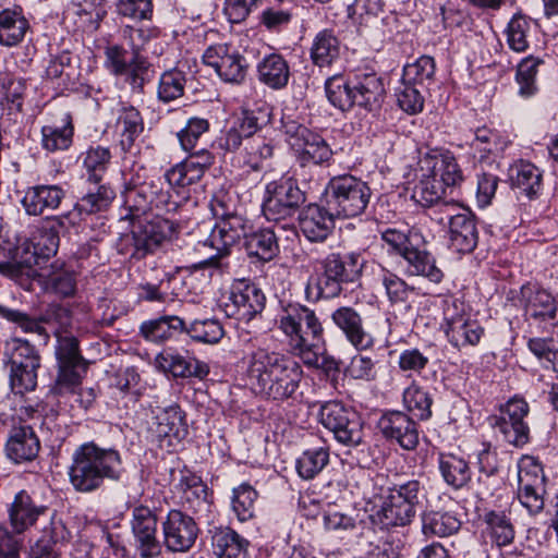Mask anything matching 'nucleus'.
<instances>
[{
    "instance_id": "nucleus-1",
    "label": "nucleus",
    "mask_w": 558,
    "mask_h": 558,
    "mask_svg": "<svg viewBox=\"0 0 558 558\" xmlns=\"http://www.w3.org/2000/svg\"><path fill=\"white\" fill-rule=\"evenodd\" d=\"M211 211L218 219L202 247H209L214 254L194 265L197 269L207 267L219 268L221 259L230 254V248L244 236V246L250 257L260 262H270L279 254L278 239L270 229H260L250 234L245 233L246 220L231 209L223 199L211 202Z\"/></svg>"
},
{
    "instance_id": "nucleus-2",
    "label": "nucleus",
    "mask_w": 558,
    "mask_h": 558,
    "mask_svg": "<svg viewBox=\"0 0 558 558\" xmlns=\"http://www.w3.org/2000/svg\"><path fill=\"white\" fill-rule=\"evenodd\" d=\"M245 375L252 390L260 397L284 401L299 389L302 366L293 357L258 348L244 357Z\"/></svg>"
},
{
    "instance_id": "nucleus-3",
    "label": "nucleus",
    "mask_w": 558,
    "mask_h": 558,
    "mask_svg": "<svg viewBox=\"0 0 558 558\" xmlns=\"http://www.w3.org/2000/svg\"><path fill=\"white\" fill-rule=\"evenodd\" d=\"M122 460L119 451L101 448L89 441L78 446L69 466V480L76 492L92 493L98 489L104 481H119Z\"/></svg>"
},
{
    "instance_id": "nucleus-4",
    "label": "nucleus",
    "mask_w": 558,
    "mask_h": 558,
    "mask_svg": "<svg viewBox=\"0 0 558 558\" xmlns=\"http://www.w3.org/2000/svg\"><path fill=\"white\" fill-rule=\"evenodd\" d=\"M278 328L288 338L292 353L305 365L318 364L324 328L314 310L299 303L287 305L279 316Z\"/></svg>"
},
{
    "instance_id": "nucleus-5",
    "label": "nucleus",
    "mask_w": 558,
    "mask_h": 558,
    "mask_svg": "<svg viewBox=\"0 0 558 558\" xmlns=\"http://www.w3.org/2000/svg\"><path fill=\"white\" fill-rule=\"evenodd\" d=\"M371 197L372 190L367 182L352 174L333 177L325 187L326 205L331 215L340 219L361 216Z\"/></svg>"
},
{
    "instance_id": "nucleus-6",
    "label": "nucleus",
    "mask_w": 558,
    "mask_h": 558,
    "mask_svg": "<svg viewBox=\"0 0 558 558\" xmlns=\"http://www.w3.org/2000/svg\"><path fill=\"white\" fill-rule=\"evenodd\" d=\"M45 511L46 508L35 506L31 496L22 490L15 495L9 508V520L13 534L0 525V558H20L23 541L17 534L32 526Z\"/></svg>"
},
{
    "instance_id": "nucleus-7",
    "label": "nucleus",
    "mask_w": 558,
    "mask_h": 558,
    "mask_svg": "<svg viewBox=\"0 0 558 558\" xmlns=\"http://www.w3.org/2000/svg\"><path fill=\"white\" fill-rule=\"evenodd\" d=\"M5 354L11 364L10 385L15 393L34 390L37 385V369L40 357L28 341L12 338L5 342Z\"/></svg>"
},
{
    "instance_id": "nucleus-8",
    "label": "nucleus",
    "mask_w": 558,
    "mask_h": 558,
    "mask_svg": "<svg viewBox=\"0 0 558 558\" xmlns=\"http://www.w3.org/2000/svg\"><path fill=\"white\" fill-rule=\"evenodd\" d=\"M56 357L58 376L52 390L57 395L75 392L87 368V363L80 353L77 339L72 335L57 333Z\"/></svg>"
},
{
    "instance_id": "nucleus-9",
    "label": "nucleus",
    "mask_w": 558,
    "mask_h": 558,
    "mask_svg": "<svg viewBox=\"0 0 558 558\" xmlns=\"http://www.w3.org/2000/svg\"><path fill=\"white\" fill-rule=\"evenodd\" d=\"M422 485L417 480L395 485L383 502L379 515L387 526H404L415 517V507L420 502Z\"/></svg>"
},
{
    "instance_id": "nucleus-10",
    "label": "nucleus",
    "mask_w": 558,
    "mask_h": 558,
    "mask_svg": "<svg viewBox=\"0 0 558 558\" xmlns=\"http://www.w3.org/2000/svg\"><path fill=\"white\" fill-rule=\"evenodd\" d=\"M305 201V195L292 177H281L266 185L263 214L267 220L279 221L291 217Z\"/></svg>"
},
{
    "instance_id": "nucleus-11",
    "label": "nucleus",
    "mask_w": 558,
    "mask_h": 558,
    "mask_svg": "<svg viewBox=\"0 0 558 558\" xmlns=\"http://www.w3.org/2000/svg\"><path fill=\"white\" fill-rule=\"evenodd\" d=\"M59 238L52 231L41 233L36 244L24 240L13 250L9 248L11 255L9 262L0 263V274L16 278L34 266L39 265L40 258H48L58 248Z\"/></svg>"
},
{
    "instance_id": "nucleus-12",
    "label": "nucleus",
    "mask_w": 558,
    "mask_h": 558,
    "mask_svg": "<svg viewBox=\"0 0 558 558\" xmlns=\"http://www.w3.org/2000/svg\"><path fill=\"white\" fill-rule=\"evenodd\" d=\"M530 407L518 396L499 407V414L489 417V424L497 429L504 439L515 447H523L530 440V427L525 422Z\"/></svg>"
},
{
    "instance_id": "nucleus-13",
    "label": "nucleus",
    "mask_w": 558,
    "mask_h": 558,
    "mask_svg": "<svg viewBox=\"0 0 558 558\" xmlns=\"http://www.w3.org/2000/svg\"><path fill=\"white\" fill-rule=\"evenodd\" d=\"M442 329L450 344L457 349L474 347L484 336L478 320L465 313L456 300L445 302Z\"/></svg>"
},
{
    "instance_id": "nucleus-14",
    "label": "nucleus",
    "mask_w": 558,
    "mask_h": 558,
    "mask_svg": "<svg viewBox=\"0 0 558 558\" xmlns=\"http://www.w3.org/2000/svg\"><path fill=\"white\" fill-rule=\"evenodd\" d=\"M283 128L288 144L303 163L323 165L331 160L333 153L320 135L294 121L286 123Z\"/></svg>"
},
{
    "instance_id": "nucleus-15",
    "label": "nucleus",
    "mask_w": 558,
    "mask_h": 558,
    "mask_svg": "<svg viewBox=\"0 0 558 558\" xmlns=\"http://www.w3.org/2000/svg\"><path fill=\"white\" fill-rule=\"evenodd\" d=\"M162 543L170 553H186L195 544L199 527L193 517L171 509L161 522Z\"/></svg>"
},
{
    "instance_id": "nucleus-16",
    "label": "nucleus",
    "mask_w": 558,
    "mask_h": 558,
    "mask_svg": "<svg viewBox=\"0 0 558 558\" xmlns=\"http://www.w3.org/2000/svg\"><path fill=\"white\" fill-rule=\"evenodd\" d=\"M131 531L134 546L142 558H154L161 553V542L157 537L158 519L155 510L144 505L132 509Z\"/></svg>"
},
{
    "instance_id": "nucleus-17",
    "label": "nucleus",
    "mask_w": 558,
    "mask_h": 558,
    "mask_svg": "<svg viewBox=\"0 0 558 558\" xmlns=\"http://www.w3.org/2000/svg\"><path fill=\"white\" fill-rule=\"evenodd\" d=\"M266 298L262 290L245 279L232 284L229 302L225 304L227 316L248 323L265 307Z\"/></svg>"
},
{
    "instance_id": "nucleus-18",
    "label": "nucleus",
    "mask_w": 558,
    "mask_h": 558,
    "mask_svg": "<svg viewBox=\"0 0 558 558\" xmlns=\"http://www.w3.org/2000/svg\"><path fill=\"white\" fill-rule=\"evenodd\" d=\"M203 62L215 70L220 78L240 83L246 75L245 59L228 44H215L206 48Z\"/></svg>"
},
{
    "instance_id": "nucleus-19",
    "label": "nucleus",
    "mask_w": 558,
    "mask_h": 558,
    "mask_svg": "<svg viewBox=\"0 0 558 558\" xmlns=\"http://www.w3.org/2000/svg\"><path fill=\"white\" fill-rule=\"evenodd\" d=\"M422 175L436 174L446 187L459 185L464 177L456 157L450 151L428 150L420 153Z\"/></svg>"
},
{
    "instance_id": "nucleus-20",
    "label": "nucleus",
    "mask_w": 558,
    "mask_h": 558,
    "mask_svg": "<svg viewBox=\"0 0 558 558\" xmlns=\"http://www.w3.org/2000/svg\"><path fill=\"white\" fill-rule=\"evenodd\" d=\"M173 223L160 217H156L133 230L134 255L138 258L154 253L173 234Z\"/></svg>"
},
{
    "instance_id": "nucleus-21",
    "label": "nucleus",
    "mask_w": 558,
    "mask_h": 558,
    "mask_svg": "<svg viewBox=\"0 0 558 558\" xmlns=\"http://www.w3.org/2000/svg\"><path fill=\"white\" fill-rule=\"evenodd\" d=\"M160 447H173L187 435L185 414L178 404L159 409L153 427Z\"/></svg>"
},
{
    "instance_id": "nucleus-22",
    "label": "nucleus",
    "mask_w": 558,
    "mask_h": 558,
    "mask_svg": "<svg viewBox=\"0 0 558 558\" xmlns=\"http://www.w3.org/2000/svg\"><path fill=\"white\" fill-rule=\"evenodd\" d=\"M378 428L387 439L396 440L405 450L418 445L416 423L401 411L385 413L378 421Z\"/></svg>"
},
{
    "instance_id": "nucleus-23",
    "label": "nucleus",
    "mask_w": 558,
    "mask_h": 558,
    "mask_svg": "<svg viewBox=\"0 0 558 558\" xmlns=\"http://www.w3.org/2000/svg\"><path fill=\"white\" fill-rule=\"evenodd\" d=\"M526 315L539 323L558 324V301L546 290L533 284L521 288Z\"/></svg>"
},
{
    "instance_id": "nucleus-24",
    "label": "nucleus",
    "mask_w": 558,
    "mask_h": 558,
    "mask_svg": "<svg viewBox=\"0 0 558 558\" xmlns=\"http://www.w3.org/2000/svg\"><path fill=\"white\" fill-rule=\"evenodd\" d=\"M450 247L461 254L473 252L478 242L474 217L465 209L448 215Z\"/></svg>"
},
{
    "instance_id": "nucleus-25",
    "label": "nucleus",
    "mask_w": 558,
    "mask_h": 558,
    "mask_svg": "<svg viewBox=\"0 0 558 558\" xmlns=\"http://www.w3.org/2000/svg\"><path fill=\"white\" fill-rule=\"evenodd\" d=\"M331 319L355 349L367 350L374 345L373 336L365 330L361 315L353 307L337 308L332 312Z\"/></svg>"
},
{
    "instance_id": "nucleus-26",
    "label": "nucleus",
    "mask_w": 558,
    "mask_h": 558,
    "mask_svg": "<svg viewBox=\"0 0 558 558\" xmlns=\"http://www.w3.org/2000/svg\"><path fill=\"white\" fill-rule=\"evenodd\" d=\"M330 209L317 204H310L300 214L299 225L303 235L311 242H323L333 229Z\"/></svg>"
},
{
    "instance_id": "nucleus-27",
    "label": "nucleus",
    "mask_w": 558,
    "mask_h": 558,
    "mask_svg": "<svg viewBox=\"0 0 558 558\" xmlns=\"http://www.w3.org/2000/svg\"><path fill=\"white\" fill-rule=\"evenodd\" d=\"M518 482V498L521 505L531 514L538 513L544 508L542 470L535 466L534 472H531L525 466H520Z\"/></svg>"
},
{
    "instance_id": "nucleus-28",
    "label": "nucleus",
    "mask_w": 558,
    "mask_h": 558,
    "mask_svg": "<svg viewBox=\"0 0 558 558\" xmlns=\"http://www.w3.org/2000/svg\"><path fill=\"white\" fill-rule=\"evenodd\" d=\"M39 440L26 424L13 426L5 445L7 456L16 463L31 461L38 454Z\"/></svg>"
},
{
    "instance_id": "nucleus-29",
    "label": "nucleus",
    "mask_w": 558,
    "mask_h": 558,
    "mask_svg": "<svg viewBox=\"0 0 558 558\" xmlns=\"http://www.w3.org/2000/svg\"><path fill=\"white\" fill-rule=\"evenodd\" d=\"M156 361L161 368L170 372L174 377L203 379L209 373V366L205 362L178 352L165 351L157 355Z\"/></svg>"
},
{
    "instance_id": "nucleus-30",
    "label": "nucleus",
    "mask_w": 558,
    "mask_h": 558,
    "mask_svg": "<svg viewBox=\"0 0 558 558\" xmlns=\"http://www.w3.org/2000/svg\"><path fill=\"white\" fill-rule=\"evenodd\" d=\"M484 533L493 545L505 547L512 544L515 536L514 524L507 510L486 509L482 514Z\"/></svg>"
},
{
    "instance_id": "nucleus-31",
    "label": "nucleus",
    "mask_w": 558,
    "mask_h": 558,
    "mask_svg": "<svg viewBox=\"0 0 558 558\" xmlns=\"http://www.w3.org/2000/svg\"><path fill=\"white\" fill-rule=\"evenodd\" d=\"M63 197L64 191L58 185H36L26 191L22 205L26 214L39 216L57 209Z\"/></svg>"
},
{
    "instance_id": "nucleus-32",
    "label": "nucleus",
    "mask_w": 558,
    "mask_h": 558,
    "mask_svg": "<svg viewBox=\"0 0 558 558\" xmlns=\"http://www.w3.org/2000/svg\"><path fill=\"white\" fill-rule=\"evenodd\" d=\"M211 545L218 558H247L248 541L228 526L213 531Z\"/></svg>"
},
{
    "instance_id": "nucleus-33",
    "label": "nucleus",
    "mask_w": 558,
    "mask_h": 558,
    "mask_svg": "<svg viewBox=\"0 0 558 558\" xmlns=\"http://www.w3.org/2000/svg\"><path fill=\"white\" fill-rule=\"evenodd\" d=\"M74 126L70 113H62L60 120L41 128V146L53 153L68 149L73 141Z\"/></svg>"
},
{
    "instance_id": "nucleus-34",
    "label": "nucleus",
    "mask_w": 558,
    "mask_h": 558,
    "mask_svg": "<svg viewBox=\"0 0 558 558\" xmlns=\"http://www.w3.org/2000/svg\"><path fill=\"white\" fill-rule=\"evenodd\" d=\"M510 179L514 189L530 199L539 195L543 189V171L534 163L519 160L511 167Z\"/></svg>"
},
{
    "instance_id": "nucleus-35",
    "label": "nucleus",
    "mask_w": 558,
    "mask_h": 558,
    "mask_svg": "<svg viewBox=\"0 0 558 558\" xmlns=\"http://www.w3.org/2000/svg\"><path fill=\"white\" fill-rule=\"evenodd\" d=\"M412 245L402 256L408 264V272L412 276H422L430 282L439 283L444 278V272L436 265L435 257L421 247L420 243Z\"/></svg>"
},
{
    "instance_id": "nucleus-36",
    "label": "nucleus",
    "mask_w": 558,
    "mask_h": 558,
    "mask_svg": "<svg viewBox=\"0 0 558 558\" xmlns=\"http://www.w3.org/2000/svg\"><path fill=\"white\" fill-rule=\"evenodd\" d=\"M185 330L184 320L175 315H166L144 322L140 327L141 335L148 341L162 343Z\"/></svg>"
},
{
    "instance_id": "nucleus-37",
    "label": "nucleus",
    "mask_w": 558,
    "mask_h": 558,
    "mask_svg": "<svg viewBox=\"0 0 558 558\" xmlns=\"http://www.w3.org/2000/svg\"><path fill=\"white\" fill-rule=\"evenodd\" d=\"M258 80L272 89L283 88L290 77V68L279 53L265 56L257 64Z\"/></svg>"
},
{
    "instance_id": "nucleus-38",
    "label": "nucleus",
    "mask_w": 558,
    "mask_h": 558,
    "mask_svg": "<svg viewBox=\"0 0 558 558\" xmlns=\"http://www.w3.org/2000/svg\"><path fill=\"white\" fill-rule=\"evenodd\" d=\"M355 105L373 110L381 102L385 88L383 81L375 73L364 74L353 85Z\"/></svg>"
},
{
    "instance_id": "nucleus-39",
    "label": "nucleus",
    "mask_w": 558,
    "mask_h": 558,
    "mask_svg": "<svg viewBox=\"0 0 558 558\" xmlns=\"http://www.w3.org/2000/svg\"><path fill=\"white\" fill-rule=\"evenodd\" d=\"M460 520L449 511L429 510L422 515V532L426 537H447L459 531Z\"/></svg>"
},
{
    "instance_id": "nucleus-40",
    "label": "nucleus",
    "mask_w": 558,
    "mask_h": 558,
    "mask_svg": "<svg viewBox=\"0 0 558 558\" xmlns=\"http://www.w3.org/2000/svg\"><path fill=\"white\" fill-rule=\"evenodd\" d=\"M439 471L444 481L454 489H461L471 481V470L468 462L452 453H441Z\"/></svg>"
},
{
    "instance_id": "nucleus-41",
    "label": "nucleus",
    "mask_w": 558,
    "mask_h": 558,
    "mask_svg": "<svg viewBox=\"0 0 558 558\" xmlns=\"http://www.w3.org/2000/svg\"><path fill=\"white\" fill-rule=\"evenodd\" d=\"M117 128L120 135V145L124 151H129L144 130L140 111L133 106L122 107L118 116Z\"/></svg>"
},
{
    "instance_id": "nucleus-42",
    "label": "nucleus",
    "mask_w": 558,
    "mask_h": 558,
    "mask_svg": "<svg viewBox=\"0 0 558 558\" xmlns=\"http://www.w3.org/2000/svg\"><path fill=\"white\" fill-rule=\"evenodd\" d=\"M28 29V22L20 11L4 9L0 12V44L15 46L22 41Z\"/></svg>"
},
{
    "instance_id": "nucleus-43",
    "label": "nucleus",
    "mask_w": 558,
    "mask_h": 558,
    "mask_svg": "<svg viewBox=\"0 0 558 558\" xmlns=\"http://www.w3.org/2000/svg\"><path fill=\"white\" fill-rule=\"evenodd\" d=\"M415 177L418 182L414 186L412 198L417 204L428 207L441 199L445 194L446 186L436 174L426 177L422 175V171L420 170V159L416 163Z\"/></svg>"
},
{
    "instance_id": "nucleus-44",
    "label": "nucleus",
    "mask_w": 558,
    "mask_h": 558,
    "mask_svg": "<svg viewBox=\"0 0 558 558\" xmlns=\"http://www.w3.org/2000/svg\"><path fill=\"white\" fill-rule=\"evenodd\" d=\"M275 154V144L271 140L256 136L247 141L244 153L240 158L242 167L252 171H259L264 168L267 160Z\"/></svg>"
},
{
    "instance_id": "nucleus-45",
    "label": "nucleus",
    "mask_w": 558,
    "mask_h": 558,
    "mask_svg": "<svg viewBox=\"0 0 558 558\" xmlns=\"http://www.w3.org/2000/svg\"><path fill=\"white\" fill-rule=\"evenodd\" d=\"M340 54V43L331 31L319 32L311 48V58L320 68L330 65Z\"/></svg>"
},
{
    "instance_id": "nucleus-46",
    "label": "nucleus",
    "mask_w": 558,
    "mask_h": 558,
    "mask_svg": "<svg viewBox=\"0 0 558 558\" xmlns=\"http://www.w3.org/2000/svg\"><path fill=\"white\" fill-rule=\"evenodd\" d=\"M377 280L381 283L390 304L405 303L414 293V287L409 286L402 278L381 265L375 271Z\"/></svg>"
},
{
    "instance_id": "nucleus-47",
    "label": "nucleus",
    "mask_w": 558,
    "mask_h": 558,
    "mask_svg": "<svg viewBox=\"0 0 558 558\" xmlns=\"http://www.w3.org/2000/svg\"><path fill=\"white\" fill-rule=\"evenodd\" d=\"M543 63L544 61L541 58L529 56L518 64L515 82L519 86L518 94L522 98H530L537 93L536 75L539 65Z\"/></svg>"
},
{
    "instance_id": "nucleus-48",
    "label": "nucleus",
    "mask_w": 558,
    "mask_h": 558,
    "mask_svg": "<svg viewBox=\"0 0 558 558\" xmlns=\"http://www.w3.org/2000/svg\"><path fill=\"white\" fill-rule=\"evenodd\" d=\"M435 70L436 64L434 59L429 56H422L414 62L404 65L402 82L421 87L428 86L434 81Z\"/></svg>"
},
{
    "instance_id": "nucleus-49",
    "label": "nucleus",
    "mask_w": 558,
    "mask_h": 558,
    "mask_svg": "<svg viewBox=\"0 0 558 558\" xmlns=\"http://www.w3.org/2000/svg\"><path fill=\"white\" fill-rule=\"evenodd\" d=\"M342 282L331 277L323 269V272L311 276L305 287L306 299L317 301L319 299H332L340 294Z\"/></svg>"
},
{
    "instance_id": "nucleus-50",
    "label": "nucleus",
    "mask_w": 558,
    "mask_h": 558,
    "mask_svg": "<svg viewBox=\"0 0 558 558\" xmlns=\"http://www.w3.org/2000/svg\"><path fill=\"white\" fill-rule=\"evenodd\" d=\"M403 404L413 416L420 420L432 416L433 399L428 391L414 381L403 391Z\"/></svg>"
},
{
    "instance_id": "nucleus-51",
    "label": "nucleus",
    "mask_w": 558,
    "mask_h": 558,
    "mask_svg": "<svg viewBox=\"0 0 558 558\" xmlns=\"http://www.w3.org/2000/svg\"><path fill=\"white\" fill-rule=\"evenodd\" d=\"M111 159L110 150L106 147H90L83 155V166L87 172V182L99 184Z\"/></svg>"
},
{
    "instance_id": "nucleus-52",
    "label": "nucleus",
    "mask_w": 558,
    "mask_h": 558,
    "mask_svg": "<svg viewBox=\"0 0 558 558\" xmlns=\"http://www.w3.org/2000/svg\"><path fill=\"white\" fill-rule=\"evenodd\" d=\"M326 95L332 106L347 111L355 105L353 86L341 76H332L326 81Z\"/></svg>"
},
{
    "instance_id": "nucleus-53",
    "label": "nucleus",
    "mask_w": 558,
    "mask_h": 558,
    "mask_svg": "<svg viewBox=\"0 0 558 558\" xmlns=\"http://www.w3.org/2000/svg\"><path fill=\"white\" fill-rule=\"evenodd\" d=\"M186 84V75L183 71L171 69L165 71L158 84V98L163 102H170L183 96Z\"/></svg>"
},
{
    "instance_id": "nucleus-54",
    "label": "nucleus",
    "mask_w": 558,
    "mask_h": 558,
    "mask_svg": "<svg viewBox=\"0 0 558 558\" xmlns=\"http://www.w3.org/2000/svg\"><path fill=\"white\" fill-rule=\"evenodd\" d=\"M329 451L326 448L310 449L296 460V471L304 480L314 478L328 464Z\"/></svg>"
},
{
    "instance_id": "nucleus-55",
    "label": "nucleus",
    "mask_w": 558,
    "mask_h": 558,
    "mask_svg": "<svg viewBox=\"0 0 558 558\" xmlns=\"http://www.w3.org/2000/svg\"><path fill=\"white\" fill-rule=\"evenodd\" d=\"M381 241L389 253L402 257L412 245L417 244V241H423V236L416 230L404 233L395 228H387L381 232Z\"/></svg>"
},
{
    "instance_id": "nucleus-56",
    "label": "nucleus",
    "mask_w": 558,
    "mask_h": 558,
    "mask_svg": "<svg viewBox=\"0 0 558 558\" xmlns=\"http://www.w3.org/2000/svg\"><path fill=\"white\" fill-rule=\"evenodd\" d=\"M194 341L214 344L225 335L223 327L217 319L194 320L184 330Z\"/></svg>"
},
{
    "instance_id": "nucleus-57",
    "label": "nucleus",
    "mask_w": 558,
    "mask_h": 558,
    "mask_svg": "<svg viewBox=\"0 0 558 558\" xmlns=\"http://www.w3.org/2000/svg\"><path fill=\"white\" fill-rule=\"evenodd\" d=\"M355 415L357 413L354 410L344 407L341 402L330 401L322 405L319 421L326 428L331 430L343 422L349 424L351 418V428H356V425H354Z\"/></svg>"
},
{
    "instance_id": "nucleus-58",
    "label": "nucleus",
    "mask_w": 558,
    "mask_h": 558,
    "mask_svg": "<svg viewBox=\"0 0 558 558\" xmlns=\"http://www.w3.org/2000/svg\"><path fill=\"white\" fill-rule=\"evenodd\" d=\"M256 498L257 492L247 483H243L233 489L232 510L239 521L245 522L254 517Z\"/></svg>"
},
{
    "instance_id": "nucleus-59",
    "label": "nucleus",
    "mask_w": 558,
    "mask_h": 558,
    "mask_svg": "<svg viewBox=\"0 0 558 558\" xmlns=\"http://www.w3.org/2000/svg\"><path fill=\"white\" fill-rule=\"evenodd\" d=\"M96 191H89L75 204V209L80 214L90 215L105 209L114 198L113 191L100 184H95Z\"/></svg>"
},
{
    "instance_id": "nucleus-60",
    "label": "nucleus",
    "mask_w": 558,
    "mask_h": 558,
    "mask_svg": "<svg viewBox=\"0 0 558 558\" xmlns=\"http://www.w3.org/2000/svg\"><path fill=\"white\" fill-rule=\"evenodd\" d=\"M531 21L521 14H515L507 26V44L515 52H524L529 48L527 36Z\"/></svg>"
},
{
    "instance_id": "nucleus-61",
    "label": "nucleus",
    "mask_w": 558,
    "mask_h": 558,
    "mask_svg": "<svg viewBox=\"0 0 558 558\" xmlns=\"http://www.w3.org/2000/svg\"><path fill=\"white\" fill-rule=\"evenodd\" d=\"M123 38L130 46L132 54H141L142 49L159 36V29L155 26H125L122 31Z\"/></svg>"
},
{
    "instance_id": "nucleus-62",
    "label": "nucleus",
    "mask_w": 558,
    "mask_h": 558,
    "mask_svg": "<svg viewBox=\"0 0 558 558\" xmlns=\"http://www.w3.org/2000/svg\"><path fill=\"white\" fill-rule=\"evenodd\" d=\"M270 111L268 108L246 109L242 111L234 124L248 138L252 137L264 124L268 123Z\"/></svg>"
},
{
    "instance_id": "nucleus-63",
    "label": "nucleus",
    "mask_w": 558,
    "mask_h": 558,
    "mask_svg": "<svg viewBox=\"0 0 558 558\" xmlns=\"http://www.w3.org/2000/svg\"><path fill=\"white\" fill-rule=\"evenodd\" d=\"M117 13L134 21L151 20L153 0H117Z\"/></svg>"
},
{
    "instance_id": "nucleus-64",
    "label": "nucleus",
    "mask_w": 558,
    "mask_h": 558,
    "mask_svg": "<svg viewBox=\"0 0 558 558\" xmlns=\"http://www.w3.org/2000/svg\"><path fill=\"white\" fill-rule=\"evenodd\" d=\"M530 351L542 362L548 363L554 369L558 368V339L532 338L527 342Z\"/></svg>"
}]
</instances>
